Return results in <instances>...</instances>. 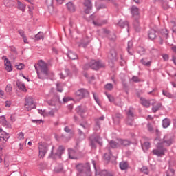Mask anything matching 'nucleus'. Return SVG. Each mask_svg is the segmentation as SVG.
<instances>
[{"instance_id": "1", "label": "nucleus", "mask_w": 176, "mask_h": 176, "mask_svg": "<svg viewBox=\"0 0 176 176\" xmlns=\"http://www.w3.org/2000/svg\"><path fill=\"white\" fill-rule=\"evenodd\" d=\"M36 72L38 75V79H42V80L46 79L49 76V68L47 67V63H45L43 60H40L38 61V67L40 68V72L38 70L36 65H34Z\"/></svg>"}, {"instance_id": "2", "label": "nucleus", "mask_w": 176, "mask_h": 176, "mask_svg": "<svg viewBox=\"0 0 176 176\" xmlns=\"http://www.w3.org/2000/svg\"><path fill=\"white\" fill-rule=\"evenodd\" d=\"M77 170L80 173V176H91L90 165L89 164H80L77 166Z\"/></svg>"}, {"instance_id": "3", "label": "nucleus", "mask_w": 176, "mask_h": 176, "mask_svg": "<svg viewBox=\"0 0 176 176\" xmlns=\"http://www.w3.org/2000/svg\"><path fill=\"white\" fill-rule=\"evenodd\" d=\"M54 149V146H52V149L50 154L49 155V157H51V159L54 160L61 159V155H63V153H64V151H65L64 147L63 146H60L57 150V152L55 153H53Z\"/></svg>"}, {"instance_id": "4", "label": "nucleus", "mask_w": 176, "mask_h": 176, "mask_svg": "<svg viewBox=\"0 0 176 176\" xmlns=\"http://www.w3.org/2000/svg\"><path fill=\"white\" fill-rule=\"evenodd\" d=\"M25 111H31V109H34L36 108L35 102H34V98L32 96H27L25 98Z\"/></svg>"}, {"instance_id": "5", "label": "nucleus", "mask_w": 176, "mask_h": 176, "mask_svg": "<svg viewBox=\"0 0 176 176\" xmlns=\"http://www.w3.org/2000/svg\"><path fill=\"white\" fill-rule=\"evenodd\" d=\"M38 151H39L40 159H43L46 153H47V151H49V148H47V145L45 144V143H43V144L39 143Z\"/></svg>"}, {"instance_id": "6", "label": "nucleus", "mask_w": 176, "mask_h": 176, "mask_svg": "<svg viewBox=\"0 0 176 176\" xmlns=\"http://www.w3.org/2000/svg\"><path fill=\"white\" fill-rule=\"evenodd\" d=\"M90 64H91V68L92 69H95L96 71L97 69H100V68H102V67H105V65H104V63H101V61H97L95 60H91Z\"/></svg>"}, {"instance_id": "7", "label": "nucleus", "mask_w": 176, "mask_h": 176, "mask_svg": "<svg viewBox=\"0 0 176 176\" xmlns=\"http://www.w3.org/2000/svg\"><path fill=\"white\" fill-rule=\"evenodd\" d=\"M2 60H4V66L5 69L7 71V72H12L13 71V67H12V63L6 56H3Z\"/></svg>"}, {"instance_id": "8", "label": "nucleus", "mask_w": 176, "mask_h": 176, "mask_svg": "<svg viewBox=\"0 0 176 176\" xmlns=\"http://www.w3.org/2000/svg\"><path fill=\"white\" fill-rule=\"evenodd\" d=\"M127 115L128 118L126 119V124L129 126H133V124L134 123V113H133V109H129Z\"/></svg>"}, {"instance_id": "9", "label": "nucleus", "mask_w": 176, "mask_h": 176, "mask_svg": "<svg viewBox=\"0 0 176 176\" xmlns=\"http://www.w3.org/2000/svg\"><path fill=\"white\" fill-rule=\"evenodd\" d=\"M155 102V100H148L144 98H140V104L143 106L145 107V108H149L151 105H153Z\"/></svg>"}, {"instance_id": "10", "label": "nucleus", "mask_w": 176, "mask_h": 176, "mask_svg": "<svg viewBox=\"0 0 176 176\" xmlns=\"http://www.w3.org/2000/svg\"><path fill=\"white\" fill-rule=\"evenodd\" d=\"M84 10L85 12L87 13V14H89L90 13V10H91V8H93V5L91 4V0H84Z\"/></svg>"}, {"instance_id": "11", "label": "nucleus", "mask_w": 176, "mask_h": 176, "mask_svg": "<svg viewBox=\"0 0 176 176\" xmlns=\"http://www.w3.org/2000/svg\"><path fill=\"white\" fill-rule=\"evenodd\" d=\"M61 102L60 101V96H56L53 98L52 100L47 101L48 105L50 107H56L57 104H60Z\"/></svg>"}, {"instance_id": "12", "label": "nucleus", "mask_w": 176, "mask_h": 176, "mask_svg": "<svg viewBox=\"0 0 176 176\" xmlns=\"http://www.w3.org/2000/svg\"><path fill=\"white\" fill-rule=\"evenodd\" d=\"M76 95L80 98H83V97L89 96V91L85 89H80L76 92Z\"/></svg>"}, {"instance_id": "13", "label": "nucleus", "mask_w": 176, "mask_h": 176, "mask_svg": "<svg viewBox=\"0 0 176 176\" xmlns=\"http://www.w3.org/2000/svg\"><path fill=\"white\" fill-rule=\"evenodd\" d=\"M165 151L166 148H163V147H158L157 148L153 150V153L156 156H164Z\"/></svg>"}, {"instance_id": "14", "label": "nucleus", "mask_w": 176, "mask_h": 176, "mask_svg": "<svg viewBox=\"0 0 176 176\" xmlns=\"http://www.w3.org/2000/svg\"><path fill=\"white\" fill-rule=\"evenodd\" d=\"M76 111L77 112V113H78V115H80V116H81V118H85V116H87V111L86 110V109L81 107H78L76 109Z\"/></svg>"}, {"instance_id": "15", "label": "nucleus", "mask_w": 176, "mask_h": 176, "mask_svg": "<svg viewBox=\"0 0 176 176\" xmlns=\"http://www.w3.org/2000/svg\"><path fill=\"white\" fill-rule=\"evenodd\" d=\"M0 124L8 129H12V125L8 122L5 116L0 117Z\"/></svg>"}, {"instance_id": "16", "label": "nucleus", "mask_w": 176, "mask_h": 176, "mask_svg": "<svg viewBox=\"0 0 176 176\" xmlns=\"http://www.w3.org/2000/svg\"><path fill=\"white\" fill-rule=\"evenodd\" d=\"M94 142H97L99 145H102V140L101 138L98 135L94 138V140L91 142V145L92 148H96V144Z\"/></svg>"}, {"instance_id": "17", "label": "nucleus", "mask_w": 176, "mask_h": 176, "mask_svg": "<svg viewBox=\"0 0 176 176\" xmlns=\"http://www.w3.org/2000/svg\"><path fill=\"white\" fill-rule=\"evenodd\" d=\"M16 86L19 90H21L23 93H27V87H25V85L19 80L16 81Z\"/></svg>"}, {"instance_id": "18", "label": "nucleus", "mask_w": 176, "mask_h": 176, "mask_svg": "<svg viewBox=\"0 0 176 176\" xmlns=\"http://www.w3.org/2000/svg\"><path fill=\"white\" fill-rule=\"evenodd\" d=\"M67 9L69 13H74L76 10V8H75V5L72 2H69L67 4Z\"/></svg>"}, {"instance_id": "19", "label": "nucleus", "mask_w": 176, "mask_h": 176, "mask_svg": "<svg viewBox=\"0 0 176 176\" xmlns=\"http://www.w3.org/2000/svg\"><path fill=\"white\" fill-rule=\"evenodd\" d=\"M120 119H123V116L120 113H116L113 118L115 124H119Z\"/></svg>"}, {"instance_id": "20", "label": "nucleus", "mask_w": 176, "mask_h": 176, "mask_svg": "<svg viewBox=\"0 0 176 176\" xmlns=\"http://www.w3.org/2000/svg\"><path fill=\"white\" fill-rule=\"evenodd\" d=\"M69 157L72 160H76V159H78V155H76L75 151L69 149Z\"/></svg>"}, {"instance_id": "21", "label": "nucleus", "mask_w": 176, "mask_h": 176, "mask_svg": "<svg viewBox=\"0 0 176 176\" xmlns=\"http://www.w3.org/2000/svg\"><path fill=\"white\" fill-rule=\"evenodd\" d=\"M18 32L19 35L23 38L24 43H28V38H27V36H25L24 30L20 29L18 30Z\"/></svg>"}, {"instance_id": "22", "label": "nucleus", "mask_w": 176, "mask_h": 176, "mask_svg": "<svg viewBox=\"0 0 176 176\" xmlns=\"http://www.w3.org/2000/svg\"><path fill=\"white\" fill-rule=\"evenodd\" d=\"M118 144H120V146L122 145V146H129L131 142L127 140H118Z\"/></svg>"}, {"instance_id": "23", "label": "nucleus", "mask_w": 176, "mask_h": 176, "mask_svg": "<svg viewBox=\"0 0 176 176\" xmlns=\"http://www.w3.org/2000/svg\"><path fill=\"white\" fill-rule=\"evenodd\" d=\"M155 104H156V101L155 100V102L153 104V112L155 113L157 112V111H159L160 109V108H162V103H157L155 105Z\"/></svg>"}, {"instance_id": "24", "label": "nucleus", "mask_w": 176, "mask_h": 176, "mask_svg": "<svg viewBox=\"0 0 176 176\" xmlns=\"http://www.w3.org/2000/svg\"><path fill=\"white\" fill-rule=\"evenodd\" d=\"M74 135H75V132L74 131V130L67 129V140H71V138H74Z\"/></svg>"}, {"instance_id": "25", "label": "nucleus", "mask_w": 176, "mask_h": 176, "mask_svg": "<svg viewBox=\"0 0 176 176\" xmlns=\"http://www.w3.org/2000/svg\"><path fill=\"white\" fill-rule=\"evenodd\" d=\"M102 120H104V116H102L96 120L95 130H98V129H100V125L101 124V122H102Z\"/></svg>"}, {"instance_id": "26", "label": "nucleus", "mask_w": 176, "mask_h": 176, "mask_svg": "<svg viewBox=\"0 0 176 176\" xmlns=\"http://www.w3.org/2000/svg\"><path fill=\"white\" fill-rule=\"evenodd\" d=\"M67 56L71 60H76V58H78V55L72 51H69Z\"/></svg>"}, {"instance_id": "27", "label": "nucleus", "mask_w": 176, "mask_h": 176, "mask_svg": "<svg viewBox=\"0 0 176 176\" xmlns=\"http://www.w3.org/2000/svg\"><path fill=\"white\" fill-rule=\"evenodd\" d=\"M129 167V164L126 162H122L120 163V168L121 170H127Z\"/></svg>"}, {"instance_id": "28", "label": "nucleus", "mask_w": 176, "mask_h": 176, "mask_svg": "<svg viewBox=\"0 0 176 176\" xmlns=\"http://www.w3.org/2000/svg\"><path fill=\"white\" fill-rule=\"evenodd\" d=\"M170 120L166 118L163 120L162 122V126L164 127V129H167V127H168V126H170Z\"/></svg>"}, {"instance_id": "29", "label": "nucleus", "mask_w": 176, "mask_h": 176, "mask_svg": "<svg viewBox=\"0 0 176 176\" xmlns=\"http://www.w3.org/2000/svg\"><path fill=\"white\" fill-rule=\"evenodd\" d=\"M148 37L150 39H155V38H156V32L154 30H150Z\"/></svg>"}, {"instance_id": "30", "label": "nucleus", "mask_w": 176, "mask_h": 176, "mask_svg": "<svg viewBox=\"0 0 176 176\" xmlns=\"http://www.w3.org/2000/svg\"><path fill=\"white\" fill-rule=\"evenodd\" d=\"M94 25H104V24H107L106 21H101L98 19V21H93Z\"/></svg>"}, {"instance_id": "31", "label": "nucleus", "mask_w": 176, "mask_h": 176, "mask_svg": "<svg viewBox=\"0 0 176 176\" xmlns=\"http://www.w3.org/2000/svg\"><path fill=\"white\" fill-rule=\"evenodd\" d=\"M109 58L110 60H114V58H116V51H115V50H111L110 51Z\"/></svg>"}, {"instance_id": "32", "label": "nucleus", "mask_w": 176, "mask_h": 176, "mask_svg": "<svg viewBox=\"0 0 176 176\" xmlns=\"http://www.w3.org/2000/svg\"><path fill=\"white\" fill-rule=\"evenodd\" d=\"M18 9L22 12H25V5L18 1Z\"/></svg>"}, {"instance_id": "33", "label": "nucleus", "mask_w": 176, "mask_h": 176, "mask_svg": "<svg viewBox=\"0 0 176 176\" xmlns=\"http://www.w3.org/2000/svg\"><path fill=\"white\" fill-rule=\"evenodd\" d=\"M131 13L133 14V16H138V8L135 7V6H133L131 8Z\"/></svg>"}, {"instance_id": "34", "label": "nucleus", "mask_w": 176, "mask_h": 176, "mask_svg": "<svg viewBox=\"0 0 176 176\" xmlns=\"http://www.w3.org/2000/svg\"><path fill=\"white\" fill-rule=\"evenodd\" d=\"M150 146H151V144L148 142H144V144L142 145V148L143 151H148Z\"/></svg>"}, {"instance_id": "35", "label": "nucleus", "mask_w": 176, "mask_h": 176, "mask_svg": "<svg viewBox=\"0 0 176 176\" xmlns=\"http://www.w3.org/2000/svg\"><path fill=\"white\" fill-rule=\"evenodd\" d=\"M35 39L36 41H41V39H43V33L39 32L37 34L35 35Z\"/></svg>"}, {"instance_id": "36", "label": "nucleus", "mask_w": 176, "mask_h": 176, "mask_svg": "<svg viewBox=\"0 0 176 176\" xmlns=\"http://www.w3.org/2000/svg\"><path fill=\"white\" fill-rule=\"evenodd\" d=\"M109 144H110V146H111V148H119V146H120V144H119V142H118V143H117V142H116L111 141Z\"/></svg>"}, {"instance_id": "37", "label": "nucleus", "mask_w": 176, "mask_h": 176, "mask_svg": "<svg viewBox=\"0 0 176 176\" xmlns=\"http://www.w3.org/2000/svg\"><path fill=\"white\" fill-rule=\"evenodd\" d=\"M128 53L131 54V52H133V41L128 42Z\"/></svg>"}, {"instance_id": "38", "label": "nucleus", "mask_w": 176, "mask_h": 176, "mask_svg": "<svg viewBox=\"0 0 176 176\" xmlns=\"http://www.w3.org/2000/svg\"><path fill=\"white\" fill-rule=\"evenodd\" d=\"M140 61L142 64H143V65H146V67H151V64L152 63L151 61L146 62V59H142Z\"/></svg>"}, {"instance_id": "39", "label": "nucleus", "mask_w": 176, "mask_h": 176, "mask_svg": "<svg viewBox=\"0 0 176 176\" xmlns=\"http://www.w3.org/2000/svg\"><path fill=\"white\" fill-rule=\"evenodd\" d=\"M12 85L10 84L7 85L6 87V93H8V94H10L12 93Z\"/></svg>"}, {"instance_id": "40", "label": "nucleus", "mask_w": 176, "mask_h": 176, "mask_svg": "<svg viewBox=\"0 0 176 176\" xmlns=\"http://www.w3.org/2000/svg\"><path fill=\"white\" fill-rule=\"evenodd\" d=\"M63 165L60 164V165H58V167H56L54 168V172L55 173H61V171H63Z\"/></svg>"}, {"instance_id": "41", "label": "nucleus", "mask_w": 176, "mask_h": 176, "mask_svg": "<svg viewBox=\"0 0 176 176\" xmlns=\"http://www.w3.org/2000/svg\"><path fill=\"white\" fill-rule=\"evenodd\" d=\"M107 151L109 152V154L105 153L104 157L106 160H111V151H109V148H107Z\"/></svg>"}, {"instance_id": "42", "label": "nucleus", "mask_w": 176, "mask_h": 176, "mask_svg": "<svg viewBox=\"0 0 176 176\" xmlns=\"http://www.w3.org/2000/svg\"><path fill=\"white\" fill-rule=\"evenodd\" d=\"M174 169L169 168L166 172V176H174Z\"/></svg>"}, {"instance_id": "43", "label": "nucleus", "mask_w": 176, "mask_h": 176, "mask_svg": "<svg viewBox=\"0 0 176 176\" xmlns=\"http://www.w3.org/2000/svg\"><path fill=\"white\" fill-rule=\"evenodd\" d=\"M10 2H12V1L10 0H3V4L7 8H10V6H12V4L10 3Z\"/></svg>"}, {"instance_id": "44", "label": "nucleus", "mask_w": 176, "mask_h": 176, "mask_svg": "<svg viewBox=\"0 0 176 176\" xmlns=\"http://www.w3.org/2000/svg\"><path fill=\"white\" fill-rule=\"evenodd\" d=\"M16 68H17V69H19V71H21V69H24V64L23 63H19L18 65H16Z\"/></svg>"}, {"instance_id": "45", "label": "nucleus", "mask_w": 176, "mask_h": 176, "mask_svg": "<svg viewBox=\"0 0 176 176\" xmlns=\"http://www.w3.org/2000/svg\"><path fill=\"white\" fill-rule=\"evenodd\" d=\"M45 3L48 8H53V0H45Z\"/></svg>"}, {"instance_id": "46", "label": "nucleus", "mask_w": 176, "mask_h": 176, "mask_svg": "<svg viewBox=\"0 0 176 176\" xmlns=\"http://www.w3.org/2000/svg\"><path fill=\"white\" fill-rule=\"evenodd\" d=\"M162 6L164 9H168L170 8V6H168V3L166 1H162Z\"/></svg>"}, {"instance_id": "47", "label": "nucleus", "mask_w": 176, "mask_h": 176, "mask_svg": "<svg viewBox=\"0 0 176 176\" xmlns=\"http://www.w3.org/2000/svg\"><path fill=\"white\" fill-rule=\"evenodd\" d=\"M106 90H112L113 89V85L111 83L107 84L105 85Z\"/></svg>"}, {"instance_id": "48", "label": "nucleus", "mask_w": 176, "mask_h": 176, "mask_svg": "<svg viewBox=\"0 0 176 176\" xmlns=\"http://www.w3.org/2000/svg\"><path fill=\"white\" fill-rule=\"evenodd\" d=\"M162 94L164 96H166V97H168V98H172V97H173V95H171V94H170L168 91H163Z\"/></svg>"}, {"instance_id": "49", "label": "nucleus", "mask_w": 176, "mask_h": 176, "mask_svg": "<svg viewBox=\"0 0 176 176\" xmlns=\"http://www.w3.org/2000/svg\"><path fill=\"white\" fill-rule=\"evenodd\" d=\"M138 52L140 54H144L145 49H144L142 47H138Z\"/></svg>"}, {"instance_id": "50", "label": "nucleus", "mask_w": 176, "mask_h": 176, "mask_svg": "<svg viewBox=\"0 0 176 176\" xmlns=\"http://www.w3.org/2000/svg\"><path fill=\"white\" fill-rule=\"evenodd\" d=\"M142 173H144V174H148L149 173V170H148V168L146 166H143L141 168Z\"/></svg>"}, {"instance_id": "51", "label": "nucleus", "mask_w": 176, "mask_h": 176, "mask_svg": "<svg viewBox=\"0 0 176 176\" xmlns=\"http://www.w3.org/2000/svg\"><path fill=\"white\" fill-rule=\"evenodd\" d=\"M93 94L95 101L97 102V104H98V105H100V100H98V96L96 93H94Z\"/></svg>"}, {"instance_id": "52", "label": "nucleus", "mask_w": 176, "mask_h": 176, "mask_svg": "<svg viewBox=\"0 0 176 176\" xmlns=\"http://www.w3.org/2000/svg\"><path fill=\"white\" fill-rule=\"evenodd\" d=\"M88 45H89V41H87L85 43V40H82L80 46H82V47H86V46Z\"/></svg>"}, {"instance_id": "53", "label": "nucleus", "mask_w": 176, "mask_h": 176, "mask_svg": "<svg viewBox=\"0 0 176 176\" xmlns=\"http://www.w3.org/2000/svg\"><path fill=\"white\" fill-rule=\"evenodd\" d=\"M173 141L171 140H169L168 141L164 140V144H165V145H166V146H170V145H171Z\"/></svg>"}, {"instance_id": "54", "label": "nucleus", "mask_w": 176, "mask_h": 176, "mask_svg": "<svg viewBox=\"0 0 176 176\" xmlns=\"http://www.w3.org/2000/svg\"><path fill=\"white\" fill-rule=\"evenodd\" d=\"M56 90H57V91H59V93L63 92V88L60 87V84L59 83L56 84Z\"/></svg>"}, {"instance_id": "55", "label": "nucleus", "mask_w": 176, "mask_h": 176, "mask_svg": "<svg viewBox=\"0 0 176 176\" xmlns=\"http://www.w3.org/2000/svg\"><path fill=\"white\" fill-rule=\"evenodd\" d=\"M18 138L19 140H23L24 139V133L23 132H21L18 134Z\"/></svg>"}, {"instance_id": "56", "label": "nucleus", "mask_w": 176, "mask_h": 176, "mask_svg": "<svg viewBox=\"0 0 176 176\" xmlns=\"http://www.w3.org/2000/svg\"><path fill=\"white\" fill-rule=\"evenodd\" d=\"M103 174H104L105 176H114L112 173L107 172V170L103 171Z\"/></svg>"}, {"instance_id": "57", "label": "nucleus", "mask_w": 176, "mask_h": 176, "mask_svg": "<svg viewBox=\"0 0 176 176\" xmlns=\"http://www.w3.org/2000/svg\"><path fill=\"white\" fill-rule=\"evenodd\" d=\"M33 123H36V124H41L42 123V120H32Z\"/></svg>"}, {"instance_id": "58", "label": "nucleus", "mask_w": 176, "mask_h": 176, "mask_svg": "<svg viewBox=\"0 0 176 176\" xmlns=\"http://www.w3.org/2000/svg\"><path fill=\"white\" fill-rule=\"evenodd\" d=\"M107 97L109 98L110 102H113V100H114L113 96H112L109 94H107Z\"/></svg>"}, {"instance_id": "59", "label": "nucleus", "mask_w": 176, "mask_h": 176, "mask_svg": "<svg viewBox=\"0 0 176 176\" xmlns=\"http://www.w3.org/2000/svg\"><path fill=\"white\" fill-rule=\"evenodd\" d=\"M162 57L165 61H168V58H170L168 54H162Z\"/></svg>"}, {"instance_id": "60", "label": "nucleus", "mask_w": 176, "mask_h": 176, "mask_svg": "<svg viewBox=\"0 0 176 176\" xmlns=\"http://www.w3.org/2000/svg\"><path fill=\"white\" fill-rule=\"evenodd\" d=\"M8 138H6L3 136H0V142H3V141H5L6 142V141H8Z\"/></svg>"}, {"instance_id": "61", "label": "nucleus", "mask_w": 176, "mask_h": 176, "mask_svg": "<svg viewBox=\"0 0 176 176\" xmlns=\"http://www.w3.org/2000/svg\"><path fill=\"white\" fill-rule=\"evenodd\" d=\"M89 68H91V64L89 63V64H86L85 66H84V69L85 71H87V69H89Z\"/></svg>"}, {"instance_id": "62", "label": "nucleus", "mask_w": 176, "mask_h": 176, "mask_svg": "<svg viewBox=\"0 0 176 176\" xmlns=\"http://www.w3.org/2000/svg\"><path fill=\"white\" fill-rule=\"evenodd\" d=\"M132 79L133 82H140V78H138L137 76H133Z\"/></svg>"}, {"instance_id": "63", "label": "nucleus", "mask_w": 176, "mask_h": 176, "mask_svg": "<svg viewBox=\"0 0 176 176\" xmlns=\"http://www.w3.org/2000/svg\"><path fill=\"white\" fill-rule=\"evenodd\" d=\"M4 165L5 167H9V162L6 160V158L4 159Z\"/></svg>"}, {"instance_id": "64", "label": "nucleus", "mask_w": 176, "mask_h": 176, "mask_svg": "<svg viewBox=\"0 0 176 176\" xmlns=\"http://www.w3.org/2000/svg\"><path fill=\"white\" fill-rule=\"evenodd\" d=\"M10 105H11L10 102H9V101L6 102V107H10Z\"/></svg>"}]
</instances>
